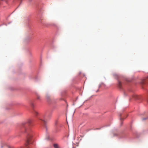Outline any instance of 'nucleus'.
<instances>
[{"label": "nucleus", "mask_w": 148, "mask_h": 148, "mask_svg": "<svg viewBox=\"0 0 148 148\" xmlns=\"http://www.w3.org/2000/svg\"><path fill=\"white\" fill-rule=\"evenodd\" d=\"M32 122V120L31 119H29L27 122H24L22 123V126L23 128H24V130H25V132H28V130H27L25 128L27 125H30Z\"/></svg>", "instance_id": "obj_1"}, {"label": "nucleus", "mask_w": 148, "mask_h": 148, "mask_svg": "<svg viewBox=\"0 0 148 148\" xmlns=\"http://www.w3.org/2000/svg\"><path fill=\"white\" fill-rule=\"evenodd\" d=\"M28 135L27 136V140L25 148H29V147L28 145L30 143V138L32 137V135L31 134L28 133Z\"/></svg>", "instance_id": "obj_2"}, {"label": "nucleus", "mask_w": 148, "mask_h": 148, "mask_svg": "<svg viewBox=\"0 0 148 148\" xmlns=\"http://www.w3.org/2000/svg\"><path fill=\"white\" fill-rule=\"evenodd\" d=\"M53 147L54 148H60L59 145L57 144H54L53 145Z\"/></svg>", "instance_id": "obj_3"}, {"label": "nucleus", "mask_w": 148, "mask_h": 148, "mask_svg": "<svg viewBox=\"0 0 148 148\" xmlns=\"http://www.w3.org/2000/svg\"><path fill=\"white\" fill-rule=\"evenodd\" d=\"M41 120L42 121L44 124V126L45 127H47L46 125V122L45 120H43L42 119H41Z\"/></svg>", "instance_id": "obj_4"}, {"label": "nucleus", "mask_w": 148, "mask_h": 148, "mask_svg": "<svg viewBox=\"0 0 148 148\" xmlns=\"http://www.w3.org/2000/svg\"><path fill=\"white\" fill-rule=\"evenodd\" d=\"M46 98L47 99V101H49L50 100V96L47 95L46 96Z\"/></svg>", "instance_id": "obj_5"}, {"label": "nucleus", "mask_w": 148, "mask_h": 148, "mask_svg": "<svg viewBox=\"0 0 148 148\" xmlns=\"http://www.w3.org/2000/svg\"><path fill=\"white\" fill-rule=\"evenodd\" d=\"M133 97L135 99H138V96L136 95H133Z\"/></svg>", "instance_id": "obj_6"}, {"label": "nucleus", "mask_w": 148, "mask_h": 148, "mask_svg": "<svg viewBox=\"0 0 148 148\" xmlns=\"http://www.w3.org/2000/svg\"><path fill=\"white\" fill-rule=\"evenodd\" d=\"M34 114L35 115H37V114H38V113L36 111H34Z\"/></svg>", "instance_id": "obj_7"}, {"label": "nucleus", "mask_w": 148, "mask_h": 148, "mask_svg": "<svg viewBox=\"0 0 148 148\" xmlns=\"http://www.w3.org/2000/svg\"><path fill=\"white\" fill-rule=\"evenodd\" d=\"M118 86L119 87H121V83L120 82H119L118 83Z\"/></svg>", "instance_id": "obj_8"}, {"label": "nucleus", "mask_w": 148, "mask_h": 148, "mask_svg": "<svg viewBox=\"0 0 148 148\" xmlns=\"http://www.w3.org/2000/svg\"><path fill=\"white\" fill-rule=\"evenodd\" d=\"M37 99H40V97L39 96H38L37 97Z\"/></svg>", "instance_id": "obj_9"}, {"label": "nucleus", "mask_w": 148, "mask_h": 148, "mask_svg": "<svg viewBox=\"0 0 148 148\" xmlns=\"http://www.w3.org/2000/svg\"><path fill=\"white\" fill-rule=\"evenodd\" d=\"M148 118V117H147V118H143V120H146V119H147Z\"/></svg>", "instance_id": "obj_10"}, {"label": "nucleus", "mask_w": 148, "mask_h": 148, "mask_svg": "<svg viewBox=\"0 0 148 148\" xmlns=\"http://www.w3.org/2000/svg\"><path fill=\"white\" fill-rule=\"evenodd\" d=\"M47 139H49V138H47Z\"/></svg>", "instance_id": "obj_11"}]
</instances>
